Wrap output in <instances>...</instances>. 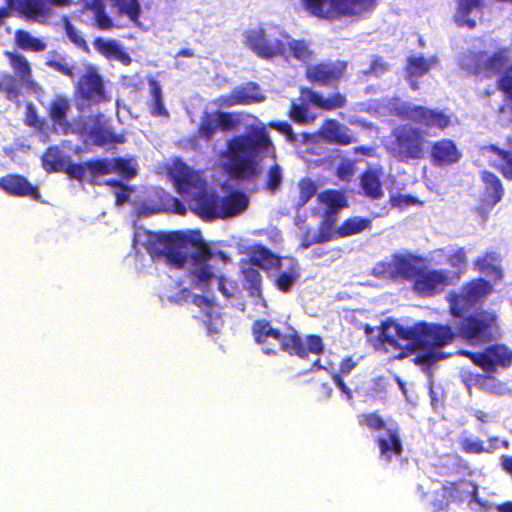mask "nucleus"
<instances>
[{
    "label": "nucleus",
    "mask_w": 512,
    "mask_h": 512,
    "mask_svg": "<svg viewBox=\"0 0 512 512\" xmlns=\"http://www.w3.org/2000/svg\"><path fill=\"white\" fill-rule=\"evenodd\" d=\"M495 284L486 279H475L463 286L459 293L449 294L448 301L453 316L460 317L475 304L488 296Z\"/></svg>",
    "instance_id": "nucleus-13"
},
{
    "label": "nucleus",
    "mask_w": 512,
    "mask_h": 512,
    "mask_svg": "<svg viewBox=\"0 0 512 512\" xmlns=\"http://www.w3.org/2000/svg\"><path fill=\"white\" fill-rule=\"evenodd\" d=\"M269 127L276 129L280 133L284 134L288 141L293 142L295 140L292 128L287 122H271L269 123Z\"/></svg>",
    "instance_id": "nucleus-61"
},
{
    "label": "nucleus",
    "mask_w": 512,
    "mask_h": 512,
    "mask_svg": "<svg viewBox=\"0 0 512 512\" xmlns=\"http://www.w3.org/2000/svg\"><path fill=\"white\" fill-rule=\"evenodd\" d=\"M25 123L31 127H38L40 125V120L37 117L36 110L31 103L26 106Z\"/></svg>",
    "instance_id": "nucleus-63"
},
{
    "label": "nucleus",
    "mask_w": 512,
    "mask_h": 512,
    "mask_svg": "<svg viewBox=\"0 0 512 512\" xmlns=\"http://www.w3.org/2000/svg\"><path fill=\"white\" fill-rule=\"evenodd\" d=\"M255 267L260 266L254 264L252 258L250 259L249 266L243 267L244 287L248 290L250 296L255 299V304L264 308L266 304L261 291L262 276Z\"/></svg>",
    "instance_id": "nucleus-28"
},
{
    "label": "nucleus",
    "mask_w": 512,
    "mask_h": 512,
    "mask_svg": "<svg viewBox=\"0 0 512 512\" xmlns=\"http://www.w3.org/2000/svg\"><path fill=\"white\" fill-rule=\"evenodd\" d=\"M459 280V273L450 270L439 269L419 272L415 280L414 288L423 295H433L441 292L446 286Z\"/></svg>",
    "instance_id": "nucleus-15"
},
{
    "label": "nucleus",
    "mask_w": 512,
    "mask_h": 512,
    "mask_svg": "<svg viewBox=\"0 0 512 512\" xmlns=\"http://www.w3.org/2000/svg\"><path fill=\"white\" fill-rule=\"evenodd\" d=\"M265 99L259 87L253 83L236 88L230 96L221 97L218 101L223 106L261 102Z\"/></svg>",
    "instance_id": "nucleus-26"
},
{
    "label": "nucleus",
    "mask_w": 512,
    "mask_h": 512,
    "mask_svg": "<svg viewBox=\"0 0 512 512\" xmlns=\"http://www.w3.org/2000/svg\"><path fill=\"white\" fill-rule=\"evenodd\" d=\"M106 183L109 185L117 186V190L115 191L117 205H122L124 202H126L128 200L129 193H128L127 187H125L123 185H119V183L117 181L109 180Z\"/></svg>",
    "instance_id": "nucleus-62"
},
{
    "label": "nucleus",
    "mask_w": 512,
    "mask_h": 512,
    "mask_svg": "<svg viewBox=\"0 0 512 512\" xmlns=\"http://www.w3.org/2000/svg\"><path fill=\"white\" fill-rule=\"evenodd\" d=\"M252 330L255 341L266 354L277 353L279 350L298 356H303L305 353L293 329H288V332L283 334L278 329L272 327L270 322L259 320L253 324Z\"/></svg>",
    "instance_id": "nucleus-8"
},
{
    "label": "nucleus",
    "mask_w": 512,
    "mask_h": 512,
    "mask_svg": "<svg viewBox=\"0 0 512 512\" xmlns=\"http://www.w3.org/2000/svg\"><path fill=\"white\" fill-rule=\"evenodd\" d=\"M168 173L178 193L189 201L190 209L203 219L233 217L248 207L249 199L243 193L233 192L219 198L208 191L200 174L179 159L171 160Z\"/></svg>",
    "instance_id": "nucleus-4"
},
{
    "label": "nucleus",
    "mask_w": 512,
    "mask_h": 512,
    "mask_svg": "<svg viewBox=\"0 0 512 512\" xmlns=\"http://www.w3.org/2000/svg\"><path fill=\"white\" fill-rule=\"evenodd\" d=\"M89 168L95 177L115 173L122 178H132L137 172V163L129 159H104L89 163Z\"/></svg>",
    "instance_id": "nucleus-17"
},
{
    "label": "nucleus",
    "mask_w": 512,
    "mask_h": 512,
    "mask_svg": "<svg viewBox=\"0 0 512 512\" xmlns=\"http://www.w3.org/2000/svg\"><path fill=\"white\" fill-rule=\"evenodd\" d=\"M460 336L471 344H481L499 336L497 315L492 311H480L464 319L459 325Z\"/></svg>",
    "instance_id": "nucleus-10"
},
{
    "label": "nucleus",
    "mask_w": 512,
    "mask_h": 512,
    "mask_svg": "<svg viewBox=\"0 0 512 512\" xmlns=\"http://www.w3.org/2000/svg\"><path fill=\"white\" fill-rule=\"evenodd\" d=\"M321 136L328 142L338 144H349L352 141V135L346 126L336 120H327L321 128Z\"/></svg>",
    "instance_id": "nucleus-32"
},
{
    "label": "nucleus",
    "mask_w": 512,
    "mask_h": 512,
    "mask_svg": "<svg viewBox=\"0 0 512 512\" xmlns=\"http://www.w3.org/2000/svg\"><path fill=\"white\" fill-rule=\"evenodd\" d=\"M480 59L482 62H484L485 69L492 73L500 72L502 69L506 68L509 63L507 50H501L491 57L482 55Z\"/></svg>",
    "instance_id": "nucleus-43"
},
{
    "label": "nucleus",
    "mask_w": 512,
    "mask_h": 512,
    "mask_svg": "<svg viewBox=\"0 0 512 512\" xmlns=\"http://www.w3.org/2000/svg\"><path fill=\"white\" fill-rule=\"evenodd\" d=\"M359 423L365 425L370 429H381L385 427L383 420L377 414H366L359 418Z\"/></svg>",
    "instance_id": "nucleus-56"
},
{
    "label": "nucleus",
    "mask_w": 512,
    "mask_h": 512,
    "mask_svg": "<svg viewBox=\"0 0 512 512\" xmlns=\"http://www.w3.org/2000/svg\"><path fill=\"white\" fill-rule=\"evenodd\" d=\"M0 92L6 95V98L14 101L19 96V89L16 80L11 76L7 75L0 79Z\"/></svg>",
    "instance_id": "nucleus-49"
},
{
    "label": "nucleus",
    "mask_w": 512,
    "mask_h": 512,
    "mask_svg": "<svg viewBox=\"0 0 512 512\" xmlns=\"http://www.w3.org/2000/svg\"><path fill=\"white\" fill-rule=\"evenodd\" d=\"M436 64L435 56L424 58L421 55H415L409 58L406 71L410 78L420 77L428 73Z\"/></svg>",
    "instance_id": "nucleus-37"
},
{
    "label": "nucleus",
    "mask_w": 512,
    "mask_h": 512,
    "mask_svg": "<svg viewBox=\"0 0 512 512\" xmlns=\"http://www.w3.org/2000/svg\"><path fill=\"white\" fill-rule=\"evenodd\" d=\"M482 180L485 184V192L482 199V206L491 209L499 201H501L504 189L502 187L500 179L493 173L484 171L482 172Z\"/></svg>",
    "instance_id": "nucleus-29"
},
{
    "label": "nucleus",
    "mask_w": 512,
    "mask_h": 512,
    "mask_svg": "<svg viewBox=\"0 0 512 512\" xmlns=\"http://www.w3.org/2000/svg\"><path fill=\"white\" fill-rule=\"evenodd\" d=\"M71 0H25L23 13L28 19L45 23L49 21L56 7L69 6Z\"/></svg>",
    "instance_id": "nucleus-19"
},
{
    "label": "nucleus",
    "mask_w": 512,
    "mask_h": 512,
    "mask_svg": "<svg viewBox=\"0 0 512 512\" xmlns=\"http://www.w3.org/2000/svg\"><path fill=\"white\" fill-rule=\"evenodd\" d=\"M220 129L229 131L244 127L245 135L228 142L227 150L221 154L222 166L234 177L251 179L259 172L258 158L275 159V147L268 135L267 126L250 115L216 112Z\"/></svg>",
    "instance_id": "nucleus-2"
},
{
    "label": "nucleus",
    "mask_w": 512,
    "mask_h": 512,
    "mask_svg": "<svg viewBox=\"0 0 512 512\" xmlns=\"http://www.w3.org/2000/svg\"><path fill=\"white\" fill-rule=\"evenodd\" d=\"M0 188L7 194L19 197H31L38 200L40 195L36 187L21 175L9 174L0 178Z\"/></svg>",
    "instance_id": "nucleus-22"
},
{
    "label": "nucleus",
    "mask_w": 512,
    "mask_h": 512,
    "mask_svg": "<svg viewBox=\"0 0 512 512\" xmlns=\"http://www.w3.org/2000/svg\"><path fill=\"white\" fill-rule=\"evenodd\" d=\"M391 110L398 116L419 123L427 128L444 130L452 125L450 114L437 109H429L412 103L399 102L392 104Z\"/></svg>",
    "instance_id": "nucleus-12"
},
{
    "label": "nucleus",
    "mask_w": 512,
    "mask_h": 512,
    "mask_svg": "<svg viewBox=\"0 0 512 512\" xmlns=\"http://www.w3.org/2000/svg\"><path fill=\"white\" fill-rule=\"evenodd\" d=\"M390 203L394 207L403 208L418 203V200L409 195H392L390 197Z\"/></svg>",
    "instance_id": "nucleus-57"
},
{
    "label": "nucleus",
    "mask_w": 512,
    "mask_h": 512,
    "mask_svg": "<svg viewBox=\"0 0 512 512\" xmlns=\"http://www.w3.org/2000/svg\"><path fill=\"white\" fill-rule=\"evenodd\" d=\"M397 254L375 265L373 274L382 279H400Z\"/></svg>",
    "instance_id": "nucleus-42"
},
{
    "label": "nucleus",
    "mask_w": 512,
    "mask_h": 512,
    "mask_svg": "<svg viewBox=\"0 0 512 512\" xmlns=\"http://www.w3.org/2000/svg\"><path fill=\"white\" fill-rule=\"evenodd\" d=\"M77 92L85 100L92 103L110 101L102 77L96 68L88 66L77 83Z\"/></svg>",
    "instance_id": "nucleus-16"
},
{
    "label": "nucleus",
    "mask_w": 512,
    "mask_h": 512,
    "mask_svg": "<svg viewBox=\"0 0 512 512\" xmlns=\"http://www.w3.org/2000/svg\"><path fill=\"white\" fill-rule=\"evenodd\" d=\"M355 172V164L349 160H343L337 167V176L343 181H349Z\"/></svg>",
    "instance_id": "nucleus-53"
},
{
    "label": "nucleus",
    "mask_w": 512,
    "mask_h": 512,
    "mask_svg": "<svg viewBox=\"0 0 512 512\" xmlns=\"http://www.w3.org/2000/svg\"><path fill=\"white\" fill-rule=\"evenodd\" d=\"M387 69H388V65L384 61H382L379 58H375L371 63L369 73H371L375 76H379V75L383 74L385 71H387Z\"/></svg>",
    "instance_id": "nucleus-64"
},
{
    "label": "nucleus",
    "mask_w": 512,
    "mask_h": 512,
    "mask_svg": "<svg viewBox=\"0 0 512 512\" xmlns=\"http://www.w3.org/2000/svg\"><path fill=\"white\" fill-rule=\"evenodd\" d=\"M43 167L46 171H58L65 165L64 156L57 147H50L42 157Z\"/></svg>",
    "instance_id": "nucleus-45"
},
{
    "label": "nucleus",
    "mask_w": 512,
    "mask_h": 512,
    "mask_svg": "<svg viewBox=\"0 0 512 512\" xmlns=\"http://www.w3.org/2000/svg\"><path fill=\"white\" fill-rule=\"evenodd\" d=\"M47 65L50 66L55 71H58L64 75H67L70 77L73 75L72 67L65 60H61V59L50 60L47 62Z\"/></svg>",
    "instance_id": "nucleus-58"
},
{
    "label": "nucleus",
    "mask_w": 512,
    "mask_h": 512,
    "mask_svg": "<svg viewBox=\"0 0 512 512\" xmlns=\"http://www.w3.org/2000/svg\"><path fill=\"white\" fill-rule=\"evenodd\" d=\"M69 109V102L63 97H56L50 106V116L56 125L64 128L66 126L65 117Z\"/></svg>",
    "instance_id": "nucleus-44"
},
{
    "label": "nucleus",
    "mask_w": 512,
    "mask_h": 512,
    "mask_svg": "<svg viewBox=\"0 0 512 512\" xmlns=\"http://www.w3.org/2000/svg\"><path fill=\"white\" fill-rule=\"evenodd\" d=\"M317 187L310 179H303L299 182V204L305 205L316 193Z\"/></svg>",
    "instance_id": "nucleus-50"
},
{
    "label": "nucleus",
    "mask_w": 512,
    "mask_h": 512,
    "mask_svg": "<svg viewBox=\"0 0 512 512\" xmlns=\"http://www.w3.org/2000/svg\"><path fill=\"white\" fill-rule=\"evenodd\" d=\"M447 265L454 269L453 273H459V278L467 267V251L464 247L449 246L447 253Z\"/></svg>",
    "instance_id": "nucleus-39"
},
{
    "label": "nucleus",
    "mask_w": 512,
    "mask_h": 512,
    "mask_svg": "<svg viewBox=\"0 0 512 512\" xmlns=\"http://www.w3.org/2000/svg\"><path fill=\"white\" fill-rule=\"evenodd\" d=\"M481 156L491 166L499 169L507 179H512V152L500 149L497 146L489 145L481 148Z\"/></svg>",
    "instance_id": "nucleus-25"
},
{
    "label": "nucleus",
    "mask_w": 512,
    "mask_h": 512,
    "mask_svg": "<svg viewBox=\"0 0 512 512\" xmlns=\"http://www.w3.org/2000/svg\"><path fill=\"white\" fill-rule=\"evenodd\" d=\"M499 443L498 438H490L487 446L475 437H463L460 441L462 450L470 454L493 453L498 449Z\"/></svg>",
    "instance_id": "nucleus-36"
},
{
    "label": "nucleus",
    "mask_w": 512,
    "mask_h": 512,
    "mask_svg": "<svg viewBox=\"0 0 512 512\" xmlns=\"http://www.w3.org/2000/svg\"><path fill=\"white\" fill-rule=\"evenodd\" d=\"M95 49L109 60L118 61L124 65L131 62L130 56L121 48L115 40L97 39L94 42Z\"/></svg>",
    "instance_id": "nucleus-33"
},
{
    "label": "nucleus",
    "mask_w": 512,
    "mask_h": 512,
    "mask_svg": "<svg viewBox=\"0 0 512 512\" xmlns=\"http://www.w3.org/2000/svg\"><path fill=\"white\" fill-rule=\"evenodd\" d=\"M394 140L387 145L390 154L401 162L418 160L425 154L423 132L411 125H404L393 131Z\"/></svg>",
    "instance_id": "nucleus-9"
},
{
    "label": "nucleus",
    "mask_w": 512,
    "mask_h": 512,
    "mask_svg": "<svg viewBox=\"0 0 512 512\" xmlns=\"http://www.w3.org/2000/svg\"><path fill=\"white\" fill-rule=\"evenodd\" d=\"M6 54L9 57L10 64L16 75L26 87L36 93L39 90V87L37 83L32 80L31 68L27 59L22 55H16L10 52H7Z\"/></svg>",
    "instance_id": "nucleus-34"
},
{
    "label": "nucleus",
    "mask_w": 512,
    "mask_h": 512,
    "mask_svg": "<svg viewBox=\"0 0 512 512\" xmlns=\"http://www.w3.org/2000/svg\"><path fill=\"white\" fill-rule=\"evenodd\" d=\"M381 458L390 461L393 456H400L402 445L397 428L389 427L383 429L378 436Z\"/></svg>",
    "instance_id": "nucleus-27"
},
{
    "label": "nucleus",
    "mask_w": 512,
    "mask_h": 512,
    "mask_svg": "<svg viewBox=\"0 0 512 512\" xmlns=\"http://www.w3.org/2000/svg\"><path fill=\"white\" fill-rule=\"evenodd\" d=\"M315 365H317L319 368L324 369L330 373L335 385L342 391L343 394H345L347 400H350L352 398L351 390L342 381V379L340 378V376L332 362H328L327 364H322L320 360H317L315 362Z\"/></svg>",
    "instance_id": "nucleus-47"
},
{
    "label": "nucleus",
    "mask_w": 512,
    "mask_h": 512,
    "mask_svg": "<svg viewBox=\"0 0 512 512\" xmlns=\"http://www.w3.org/2000/svg\"><path fill=\"white\" fill-rule=\"evenodd\" d=\"M252 262L267 272L276 270L274 283L282 292H288L300 276L298 264L294 258H279L262 246L253 249Z\"/></svg>",
    "instance_id": "nucleus-7"
},
{
    "label": "nucleus",
    "mask_w": 512,
    "mask_h": 512,
    "mask_svg": "<svg viewBox=\"0 0 512 512\" xmlns=\"http://www.w3.org/2000/svg\"><path fill=\"white\" fill-rule=\"evenodd\" d=\"M93 13L96 24L100 29H108L111 27V19L102 9L95 8L93 9Z\"/></svg>",
    "instance_id": "nucleus-60"
},
{
    "label": "nucleus",
    "mask_w": 512,
    "mask_h": 512,
    "mask_svg": "<svg viewBox=\"0 0 512 512\" xmlns=\"http://www.w3.org/2000/svg\"><path fill=\"white\" fill-rule=\"evenodd\" d=\"M281 181V169L276 163H273L268 172L267 189L271 192H274L280 186Z\"/></svg>",
    "instance_id": "nucleus-52"
},
{
    "label": "nucleus",
    "mask_w": 512,
    "mask_h": 512,
    "mask_svg": "<svg viewBox=\"0 0 512 512\" xmlns=\"http://www.w3.org/2000/svg\"><path fill=\"white\" fill-rule=\"evenodd\" d=\"M219 128L220 126L218 119H216V113H206L201 119L199 133L202 137L210 139Z\"/></svg>",
    "instance_id": "nucleus-48"
},
{
    "label": "nucleus",
    "mask_w": 512,
    "mask_h": 512,
    "mask_svg": "<svg viewBox=\"0 0 512 512\" xmlns=\"http://www.w3.org/2000/svg\"><path fill=\"white\" fill-rule=\"evenodd\" d=\"M134 244L145 247L153 258L162 259L167 264L188 271L185 280L175 286L172 283L165 285L160 295L162 301L182 303L191 298L192 302L203 310L206 317L212 320L217 313L213 300L207 295H199L189 289L204 293L216 285L226 298L231 297L236 290L234 283L217 276L211 265L216 258L227 262L228 257L222 252L213 255L199 231L156 233L137 228Z\"/></svg>",
    "instance_id": "nucleus-1"
},
{
    "label": "nucleus",
    "mask_w": 512,
    "mask_h": 512,
    "mask_svg": "<svg viewBox=\"0 0 512 512\" xmlns=\"http://www.w3.org/2000/svg\"><path fill=\"white\" fill-rule=\"evenodd\" d=\"M317 199L324 213V223L329 226L334 222L333 215L347 206L345 195L336 190L323 191L318 194Z\"/></svg>",
    "instance_id": "nucleus-23"
},
{
    "label": "nucleus",
    "mask_w": 512,
    "mask_h": 512,
    "mask_svg": "<svg viewBox=\"0 0 512 512\" xmlns=\"http://www.w3.org/2000/svg\"><path fill=\"white\" fill-rule=\"evenodd\" d=\"M345 102V96L340 93L323 97L310 89H302L300 103L292 104L290 116L298 123H308L313 121L316 117V115L310 111V104L320 109L334 110L343 107Z\"/></svg>",
    "instance_id": "nucleus-11"
},
{
    "label": "nucleus",
    "mask_w": 512,
    "mask_h": 512,
    "mask_svg": "<svg viewBox=\"0 0 512 512\" xmlns=\"http://www.w3.org/2000/svg\"><path fill=\"white\" fill-rule=\"evenodd\" d=\"M380 172L378 170H368L361 178V187L366 196L378 199L383 196V191L380 183Z\"/></svg>",
    "instance_id": "nucleus-38"
},
{
    "label": "nucleus",
    "mask_w": 512,
    "mask_h": 512,
    "mask_svg": "<svg viewBox=\"0 0 512 512\" xmlns=\"http://www.w3.org/2000/svg\"><path fill=\"white\" fill-rule=\"evenodd\" d=\"M306 13L319 19L361 16L376 7V0H299Z\"/></svg>",
    "instance_id": "nucleus-5"
},
{
    "label": "nucleus",
    "mask_w": 512,
    "mask_h": 512,
    "mask_svg": "<svg viewBox=\"0 0 512 512\" xmlns=\"http://www.w3.org/2000/svg\"><path fill=\"white\" fill-rule=\"evenodd\" d=\"M499 255L495 252H488L483 257H479L474 266L493 284L502 279V270L499 265Z\"/></svg>",
    "instance_id": "nucleus-30"
},
{
    "label": "nucleus",
    "mask_w": 512,
    "mask_h": 512,
    "mask_svg": "<svg viewBox=\"0 0 512 512\" xmlns=\"http://www.w3.org/2000/svg\"><path fill=\"white\" fill-rule=\"evenodd\" d=\"M84 132L87 140L96 145H106L122 140L111 132L110 126L103 117H97L90 120L84 126Z\"/></svg>",
    "instance_id": "nucleus-24"
},
{
    "label": "nucleus",
    "mask_w": 512,
    "mask_h": 512,
    "mask_svg": "<svg viewBox=\"0 0 512 512\" xmlns=\"http://www.w3.org/2000/svg\"><path fill=\"white\" fill-rule=\"evenodd\" d=\"M345 67L343 62L322 63L310 66L306 71V76L311 82L327 85L338 80L342 76Z\"/></svg>",
    "instance_id": "nucleus-20"
},
{
    "label": "nucleus",
    "mask_w": 512,
    "mask_h": 512,
    "mask_svg": "<svg viewBox=\"0 0 512 512\" xmlns=\"http://www.w3.org/2000/svg\"><path fill=\"white\" fill-rule=\"evenodd\" d=\"M451 497L459 501H468V506L476 512H489L493 504L479 497L477 487L469 481H460L452 486Z\"/></svg>",
    "instance_id": "nucleus-18"
},
{
    "label": "nucleus",
    "mask_w": 512,
    "mask_h": 512,
    "mask_svg": "<svg viewBox=\"0 0 512 512\" xmlns=\"http://www.w3.org/2000/svg\"><path fill=\"white\" fill-rule=\"evenodd\" d=\"M371 221L368 218L355 216L347 219L337 230L341 237H347L361 233L362 231L370 228Z\"/></svg>",
    "instance_id": "nucleus-41"
},
{
    "label": "nucleus",
    "mask_w": 512,
    "mask_h": 512,
    "mask_svg": "<svg viewBox=\"0 0 512 512\" xmlns=\"http://www.w3.org/2000/svg\"><path fill=\"white\" fill-rule=\"evenodd\" d=\"M281 56L285 59L293 57L300 62L307 63L312 60L314 51L306 41L294 39L287 34V41L284 43V53Z\"/></svg>",
    "instance_id": "nucleus-31"
},
{
    "label": "nucleus",
    "mask_w": 512,
    "mask_h": 512,
    "mask_svg": "<svg viewBox=\"0 0 512 512\" xmlns=\"http://www.w3.org/2000/svg\"><path fill=\"white\" fill-rule=\"evenodd\" d=\"M448 247L436 249L429 255V261L435 265H447Z\"/></svg>",
    "instance_id": "nucleus-59"
},
{
    "label": "nucleus",
    "mask_w": 512,
    "mask_h": 512,
    "mask_svg": "<svg viewBox=\"0 0 512 512\" xmlns=\"http://www.w3.org/2000/svg\"><path fill=\"white\" fill-rule=\"evenodd\" d=\"M379 330L384 349L391 352L393 358L401 359L414 352V362L423 367L446 357L440 349L454 337L449 326L434 323L404 327L394 320H387Z\"/></svg>",
    "instance_id": "nucleus-3"
},
{
    "label": "nucleus",
    "mask_w": 512,
    "mask_h": 512,
    "mask_svg": "<svg viewBox=\"0 0 512 512\" xmlns=\"http://www.w3.org/2000/svg\"><path fill=\"white\" fill-rule=\"evenodd\" d=\"M481 386L484 390L494 394H503L506 391L505 385L494 377L483 378Z\"/></svg>",
    "instance_id": "nucleus-54"
},
{
    "label": "nucleus",
    "mask_w": 512,
    "mask_h": 512,
    "mask_svg": "<svg viewBox=\"0 0 512 512\" xmlns=\"http://www.w3.org/2000/svg\"><path fill=\"white\" fill-rule=\"evenodd\" d=\"M299 341L305 351L304 355L301 356L302 358L307 356V351L314 354H319L323 350L322 339L319 336H307L305 343L301 339H299Z\"/></svg>",
    "instance_id": "nucleus-51"
},
{
    "label": "nucleus",
    "mask_w": 512,
    "mask_h": 512,
    "mask_svg": "<svg viewBox=\"0 0 512 512\" xmlns=\"http://www.w3.org/2000/svg\"><path fill=\"white\" fill-rule=\"evenodd\" d=\"M16 42L23 50L38 52L45 49V44L40 39L25 31H17Z\"/></svg>",
    "instance_id": "nucleus-46"
},
{
    "label": "nucleus",
    "mask_w": 512,
    "mask_h": 512,
    "mask_svg": "<svg viewBox=\"0 0 512 512\" xmlns=\"http://www.w3.org/2000/svg\"><path fill=\"white\" fill-rule=\"evenodd\" d=\"M244 45L255 55L263 59H272L284 53L287 33L279 26L265 24L245 31L242 35Z\"/></svg>",
    "instance_id": "nucleus-6"
},
{
    "label": "nucleus",
    "mask_w": 512,
    "mask_h": 512,
    "mask_svg": "<svg viewBox=\"0 0 512 512\" xmlns=\"http://www.w3.org/2000/svg\"><path fill=\"white\" fill-rule=\"evenodd\" d=\"M460 354L468 356L472 362L488 373L498 368H505L512 363V351L505 345L496 344L486 348L483 352L470 353L461 351Z\"/></svg>",
    "instance_id": "nucleus-14"
},
{
    "label": "nucleus",
    "mask_w": 512,
    "mask_h": 512,
    "mask_svg": "<svg viewBox=\"0 0 512 512\" xmlns=\"http://www.w3.org/2000/svg\"><path fill=\"white\" fill-rule=\"evenodd\" d=\"M430 157L433 164L446 166L457 163L461 152L452 140L441 139L432 143Z\"/></svg>",
    "instance_id": "nucleus-21"
},
{
    "label": "nucleus",
    "mask_w": 512,
    "mask_h": 512,
    "mask_svg": "<svg viewBox=\"0 0 512 512\" xmlns=\"http://www.w3.org/2000/svg\"><path fill=\"white\" fill-rule=\"evenodd\" d=\"M397 265L400 279H411L418 277L422 259L412 254H397Z\"/></svg>",
    "instance_id": "nucleus-35"
},
{
    "label": "nucleus",
    "mask_w": 512,
    "mask_h": 512,
    "mask_svg": "<svg viewBox=\"0 0 512 512\" xmlns=\"http://www.w3.org/2000/svg\"><path fill=\"white\" fill-rule=\"evenodd\" d=\"M151 102L150 110L154 116H168L167 109L162 101V89L158 81L153 78L148 80Z\"/></svg>",
    "instance_id": "nucleus-40"
},
{
    "label": "nucleus",
    "mask_w": 512,
    "mask_h": 512,
    "mask_svg": "<svg viewBox=\"0 0 512 512\" xmlns=\"http://www.w3.org/2000/svg\"><path fill=\"white\" fill-rule=\"evenodd\" d=\"M65 30L67 37L77 47L87 49V44L82 35L65 19Z\"/></svg>",
    "instance_id": "nucleus-55"
}]
</instances>
